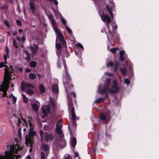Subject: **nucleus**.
Listing matches in <instances>:
<instances>
[{
    "label": "nucleus",
    "mask_w": 159,
    "mask_h": 159,
    "mask_svg": "<svg viewBox=\"0 0 159 159\" xmlns=\"http://www.w3.org/2000/svg\"><path fill=\"white\" fill-rule=\"evenodd\" d=\"M30 49L31 50V54L33 57L34 55L37 52L38 48V47L36 45H33V46H30Z\"/></svg>",
    "instance_id": "22"
},
{
    "label": "nucleus",
    "mask_w": 159,
    "mask_h": 159,
    "mask_svg": "<svg viewBox=\"0 0 159 159\" xmlns=\"http://www.w3.org/2000/svg\"><path fill=\"white\" fill-rule=\"evenodd\" d=\"M39 134L41 138V141L43 139L47 142L51 141L53 139V136L51 134L48 132L43 133L42 130L39 131Z\"/></svg>",
    "instance_id": "12"
},
{
    "label": "nucleus",
    "mask_w": 159,
    "mask_h": 159,
    "mask_svg": "<svg viewBox=\"0 0 159 159\" xmlns=\"http://www.w3.org/2000/svg\"><path fill=\"white\" fill-rule=\"evenodd\" d=\"M72 118L73 120H75L76 118V115L75 113H72V114H71Z\"/></svg>",
    "instance_id": "45"
},
{
    "label": "nucleus",
    "mask_w": 159,
    "mask_h": 159,
    "mask_svg": "<svg viewBox=\"0 0 159 159\" xmlns=\"http://www.w3.org/2000/svg\"><path fill=\"white\" fill-rule=\"evenodd\" d=\"M50 2H52V1L56 5H57L58 4V2L57 0H49Z\"/></svg>",
    "instance_id": "47"
},
{
    "label": "nucleus",
    "mask_w": 159,
    "mask_h": 159,
    "mask_svg": "<svg viewBox=\"0 0 159 159\" xmlns=\"http://www.w3.org/2000/svg\"><path fill=\"white\" fill-rule=\"evenodd\" d=\"M9 57V55H8V56H7V54H6L4 55V62H5V63H7V58Z\"/></svg>",
    "instance_id": "44"
},
{
    "label": "nucleus",
    "mask_w": 159,
    "mask_h": 159,
    "mask_svg": "<svg viewBox=\"0 0 159 159\" xmlns=\"http://www.w3.org/2000/svg\"><path fill=\"white\" fill-rule=\"evenodd\" d=\"M117 49V48H113L110 49V51L113 53L115 54L116 52Z\"/></svg>",
    "instance_id": "40"
},
{
    "label": "nucleus",
    "mask_w": 159,
    "mask_h": 159,
    "mask_svg": "<svg viewBox=\"0 0 159 159\" xmlns=\"http://www.w3.org/2000/svg\"><path fill=\"white\" fill-rule=\"evenodd\" d=\"M32 107L33 109L35 111H38L39 107L37 105L35 104H33L32 105Z\"/></svg>",
    "instance_id": "30"
},
{
    "label": "nucleus",
    "mask_w": 159,
    "mask_h": 159,
    "mask_svg": "<svg viewBox=\"0 0 159 159\" xmlns=\"http://www.w3.org/2000/svg\"><path fill=\"white\" fill-rule=\"evenodd\" d=\"M21 95L23 98V102L25 103H27L28 101L27 98L24 94H22Z\"/></svg>",
    "instance_id": "34"
},
{
    "label": "nucleus",
    "mask_w": 159,
    "mask_h": 159,
    "mask_svg": "<svg viewBox=\"0 0 159 159\" xmlns=\"http://www.w3.org/2000/svg\"><path fill=\"white\" fill-rule=\"evenodd\" d=\"M16 40L15 39L13 40V43L14 47L17 49L18 48V46H20L22 47V44H20V37L19 36H17L16 37Z\"/></svg>",
    "instance_id": "16"
},
{
    "label": "nucleus",
    "mask_w": 159,
    "mask_h": 159,
    "mask_svg": "<svg viewBox=\"0 0 159 159\" xmlns=\"http://www.w3.org/2000/svg\"><path fill=\"white\" fill-rule=\"evenodd\" d=\"M25 71L26 72H30L31 70H30L28 69V68H26L25 69Z\"/></svg>",
    "instance_id": "57"
},
{
    "label": "nucleus",
    "mask_w": 159,
    "mask_h": 159,
    "mask_svg": "<svg viewBox=\"0 0 159 159\" xmlns=\"http://www.w3.org/2000/svg\"><path fill=\"white\" fill-rule=\"evenodd\" d=\"M57 143H54L53 145V148L54 149H56L57 148Z\"/></svg>",
    "instance_id": "48"
},
{
    "label": "nucleus",
    "mask_w": 159,
    "mask_h": 159,
    "mask_svg": "<svg viewBox=\"0 0 159 159\" xmlns=\"http://www.w3.org/2000/svg\"><path fill=\"white\" fill-rule=\"evenodd\" d=\"M5 51L6 52V54H7V56H8V55L9 50L7 47H6Z\"/></svg>",
    "instance_id": "52"
},
{
    "label": "nucleus",
    "mask_w": 159,
    "mask_h": 159,
    "mask_svg": "<svg viewBox=\"0 0 159 159\" xmlns=\"http://www.w3.org/2000/svg\"><path fill=\"white\" fill-rule=\"evenodd\" d=\"M18 70L20 72H21L22 71L23 69L22 68L19 67L18 69Z\"/></svg>",
    "instance_id": "61"
},
{
    "label": "nucleus",
    "mask_w": 159,
    "mask_h": 159,
    "mask_svg": "<svg viewBox=\"0 0 159 159\" xmlns=\"http://www.w3.org/2000/svg\"><path fill=\"white\" fill-rule=\"evenodd\" d=\"M7 63H5V62H1L0 63V68H2L3 67H5V66H7V65H5V64H6Z\"/></svg>",
    "instance_id": "41"
},
{
    "label": "nucleus",
    "mask_w": 159,
    "mask_h": 159,
    "mask_svg": "<svg viewBox=\"0 0 159 159\" xmlns=\"http://www.w3.org/2000/svg\"><path fill=\"white\" fill-rule=\"evenodd\" d=\"M95 3L97 5H98L100 9L101 12H100L101 13H102L104 11H102V7L101 6V4H102L104 3V2L103 1H102V0H93Z\"/></svg>",
    "instance_id": "21"
},
{
    "label": "nucleus",
    "mask_w": 159,
    "mask_h": 159,
    "mask_svg": "<svg viewBox=\"0 0 159 159\" xmlns=\"http://www.w3.org/2000/svg\"><path fill=\"white\" fill-rule=\"evenodd\" d=\"M30 8L32 13L35 14L36 11V8L35 7L34 5L32 2L30 3Z\"/></svg>",
    "instance_id": "26"
},
{
    "label": "nucleus",
    "mask_w": 159,
    "mask_h": 159,
    "mask_svg": "<svg viewBox=\"0 0 159 159\" xmlns=\"http://www.w3.org/2000/svg\"><path fill=\"white\" fill-rule=\"evenodd\" d=\"M100 117L102 120H105L107 123L110 120V116L109 115H106L103 113H102L100 114Z\"/></svg>",
    "instance_id": "19"
},
{
    "label": "nucleus",
    "mask_w": 159,
    "mask_h": 159,
    "mask_svg": "<svg viewBox=\"0 0 159 159\" xmlns=\"http://www.w3.org/2000/svg\"><path fill=\"white\" fill-rule=\"evenodd\" d=\"M56 48L58 50L60 49L61 47V45L60 43H57L56 42Z\"/></svg>",
    "instance_id": "39"
},
{
    "label": "nucleus",
    "mask_w": 159,
    "mask_h": 159,
    "mask_svg": "<svg viewBox=\"0 0 159 159\" xmlns=\"http://www.w3.org/2000/svg\"><path fill=\"white\" fill-rule=\"evenodd\" d=\"M72 126L74 128H75L76 126V122L75 120H73V122L71 123L68 124V128L70 131V134H71V131L70 129V127Z\"/></svg>",
    "instance_id": "27"
},
{
    "label": "nucleus",
    "mask_w": 159,
    "mask_h": 159,
    "mask_svg": "<svg viewBox=\"0 0 159 159\" xmlns=\"http://www.w3.org/2000/svg\"><path fill=\"white\" fill-rule=\"evenodd\" d=\"M10 83L3 81L2 84L0 85V91L3 92L2 97L7 96V92L9 87Z\"/></svg>",
    "instance_id": "13"
},
{
    "label": "nucleus",
    "mask_w": 159,
    "mask_h": 159,
    "mask_svg": "<svg viewBox=\"0 0 159 159\" xmlns=\"http://www.w3.org/2000/svg\"><path fill=\"white\" fill-rule=\"evenodd\" d=\"M120 59L121 61H123L125 59H127V55L125 53L124 50L121 51L120 52Z\"/></svg>",
    "instance_id": "20"
},
{
    "label": "nucleus",
    "mask_w": 159,
    "mask_h": 159,
    "mask_svg": "<svg viewBox=\"0 0 159 159\" xmlns=\"http://www.w3.org/2000/svg\"><path fill=\"white\" fill-rule=\"evenodd\" d=\"M114 8L113 5H112L111 7H109L108 5H107L106 8L104 9V11L102 13H99L102 20L106 23V25L107 26L108 32L107 33L106 32V33L109 40V36H110L113 39V38H115V37H114V34H117L116 33H112L109 29V24L111 22V20H112L113 18L112 11Z\"/></svg>",
    "instance_id": "1"
},
{
    "label": "nucleus",
    "mask_w": 159,
    "mask_h": 159,
    "mask_svg": "<svg viewBox=\"0 0 159 159\" xmlns=\"http://www.w3.org/2000/svg\"><path fill=\"white\" fill-rule=\"evenodd\" d=\"M111 79L109 78L107 79L105 83L103 86L100 85L98 90V93L102 94H105V97H108V92L109 93H113L118 92L119 90V88L117 82L116 80L113 81V84L111 88H109L111 83Z\"/></svg>",
    "instance_id": "2"
},
{
    "label": "nucleus",
    "mask_w": 159,
    "mask_h": 159,
    "mask_svg": "<svg viewBox=\"0 0 159 159\" xmlns=\"http://www.w3.org/2000/svg\"><path fill=\"white\" fill-rule=\"evenodd\" d=\"M120 70L122 74L124 76H125L127 75V68L125 66H124L123 68H120Z\"/></svg>",
    "instance_id": "23"
},
{
    "label": "nucleus",
    "mask_w": 159,
    "mask_h": 159,
    "mask_svg": "<svg viewBox=\"0 0 159 159\" xmlns=\"http://www.w3.org/2000/svg\"><path fill=\"white\" fill-rule=\"evenodd\" d=\"M29 119V123L30 126L28 135H26L25 137V143L27 146H30L32 147L33 140V136L36 134V132L34 130V128L31 123V119L30 118Z\"/></svg>",
    "instance_id": "6"
},
{
    "label": "nucleus",
    "mask_w": 159,
    "mask_h": 159,
    "mask_svg": "<svg viewBox=\"0 0 159 159\" xmlns=\"http://www.w3.org/2000/svg\"><path fill=\"white\" fill-rule=\"evenodd\" d=\"M25 41V38L24 36H23L21 39H20V41H21L23 42H24Z\"/></svg>",
    "instance_id": "50"
},
{
    "label": "nucleus",
    "mask_w": 159,
    "mask_h": 159,
    "mask_svg": "<svg viewBox=\"0 0 159 159\" xmlns=\"http://www.w3.org/2000/svg\"><path fill=\"white\" fill-rule=\"evenodd\" d=\"M12 118L15 119V120L14 121L12 122V125L14 127L15 126L16 127H19L18 130V133L19 137L20 138L21 136L20 132L21 131V126L22 125L26 126L27 125L28 123L22 117L21 118H18L16 117V116H14L12 117Z\"/></svg>",
    "instance_id": "7"
},
{
    "label": "nucleus",
    "mask_w": 159,
    "mask_h": 159,
    "mask_svg": "<svg viewBox=\"0 0 159 159\" xmlns=\"http://www.w3.org/2000/svg\"><path fill=\"white\" fill-rule=\"evenodd\" d=\"M4 23H5V25H7V26H8V25H9V23L8 22V21H7V20H5L4 21Z\"/></svg>",
    "instance_id": "56"
},
{
    "label": "nucleus",
    "mask_w": 159,
    "mask_h": 159,
    "mask_svg": "<svg viewBox=\"0 0 159 159\" xmlns=\"http://www.w3.org/2000/svg\"><path fill=\"white\" fill-rule=\"evenodd\" d=\"M124 83L128 85L130 84V82L129 80L128 79H124Z\"/></svg>",
    "instance_id": "38"
},
{
    "label": "nucleus",
    "mask_w": 159,
    "mask_h": 159,
    "mask_svg": "<svg viewBox=\"0 0 159 159\" xmlns=\"http://www.w3.org/2000/svg\"><path fill=\"white\" fill-rule=\"evenodd\" d=\"M62 127V122L61 120L57 121L56 125V130L58 134L59 139L57 140L60 147L63 148L66 147V142L64 139V135L61 130Z\"/></svg>",
    "instance_id": "4"
},
{
    "label": "nucleus",
    "mask_w": 159,
    "mask_h": 159,
    "mask_svg": "<svg viewBox=\"0 0 159 159\" xmlns=\"http://www.w3.org/2000/svg\"><path fill=\"white\" fill-rule=\"evenodd\" d=\"M14 96L12 94H11V95H9V98H12Z\"/></svg>",
    "instance_id": "62"
},
{
    "label": "nucleus",
    "mask_w": 159,
    "mask_h": 159,
    "mask_svg": "<svg viewBox=\"0 0 159 159\" xmlns=\"http://www.w3.org/2000/svg\"><path fill=\"white\" fill-rule=\"evenodd\" d=\"M36 75L34 73H31L29 74V77L31 79L34 80L36 78Z\"/></svg>",
    "instance_id": "29"
},
{
    "label": "nucleus",
    "mask_w": 159,
    "mask_h": 159,
    "mask_svg": "<svg viewBox=\"0 0 159 159\" xmlns=\"http://www.w3.org/2000/svg\"><path fill=\"white\" fill-rule=\"evenodd\" d=\"M24 52L26 54V57L25 58V59L27 60L28 61H29L30 59V54L26 51H24Z\"/></svg>",
    "instance_id": "35"
},
{
    "label": "nucleus",
    "mask_w": 159,
    "mask_h": 159,
    "mask_svg": "<svg viewBox=\"0 0 159 159\" xmlns=\"http://www.w3.org/2000/svg\"><path fill=\"white\" fill-rule=\"evenodd\" d=\"M12 101H13V103L14 104H15L16 103V100H17L16 98V97L14 96L12 98Z\"/></svg>",
    "instance_id": "46"
},
{
    "label": "nucleus",
    "mask_w": 159,
    "mask_h": 159,
    "mask_svg": "<svg viewBox=\"0 0 159 159\" xmlns=\"http://www.w3.org/2000/svg\"><path fill=\"white\" fill-rule=\"evenodd\" d=\"M74 153V159H80L79 156V153L78 152L73 151Z\"/></svg>",
    "instance_id": "31"
},
{
    "label": "nucleus",
    "mask_w": 159,
    "mask_h": 159,
    "mask_svg": "<svg viewBox=\"0 0 159 159\" xmlns=\"http://www.w3.org/2000/svg\"><path fill=\"white\" fill-rule=\"evenodd\" d=\"M61 21L62 23V25H61L62 28H66V30H67L68 34L71 35H72V32L71 30L66 25V20L63 18L61 19Z\"/></svg>",
    "instance_id": "17"
},
{
    "label": "nucleus",
    "mask_w": 159,
    "mask_h": 159,
    "mask_svg": "<svg viewBox=\"0 0 159 159\" xmlns=\"http://www.w3.org/2000/svg\"><path fill=\"white\" fill-rule=\"evenodd\" d=\"M12 72V69L11 67H8L7 66H5L3 81L10 82Z\"/></svg>",
    "instance_id": "11"
},
{
    "label": "nucleus",
    "mask_w": 159,
    "mask_h": 159,
    "mask_svg": "<svg viewBox=\"0 0 159 159\" xmlns=\"http://www.w3.org/2000/svg\"><path fill=\"white\" fill-rule=\"evenodd\" d=\"M61 61L60 60H58L57 61V66L59 68H60L61 66V65L59 63V62Z\"/></svg>",
    "instance_id": "53"
},
{
    "label": "nucleus",
    "mask_w": 159,
    "mask_h": 159,
    "mask_svg": "<svg viewBox=\"0 0 159 159\" xmlns=\"http://www.w3.org/2000/svg\"><path fill=\"white\" fill-rule=\"evenodd\" d=\"M113 66H114V71L115 72L118 68L119 66V63L117 61H116L114 64L112 61H109L108 63L107 64V66L108 67H112Z\"/></svg>",
    "instance_id": "18"
},
{
    "label": "nucleus",
    "mask_w": 159,
    "mask_h": 159,
    "mask_svg": "<svg viewBox=\"0 0 159 159\" xmlns=\"http://www.w3.org/2000/svg\"><path fill=\"white\" fill-rule=\"evenodd\" d=\"M27 88H30L31 89H28L26 91L27 93L30 95H31L34 93L33 89H36L35 86L31 84L25 83L24 81L22 82L20 88L22 92H25V89Z\"/></svg>",
    "instance_id": "9"
},
{
    "label": "nucleus",
    "mask_w": 159,
    "mask_h": 159,
    "mask_svg": "<svg viewBox=\"0 0 159 159\" xmlns=\"http://www.w3.org/2000/svg\"><path fill=\"white\" fill-rule=\"evenodd\" d=\"M105 74H107L108 76H113V74H112V73H107V72H106L105 73Z\"/></svg>",
    "instance_id": "54"
},
{
    "label": "nucleus",
    "mask_w": 159,
    "mask_h": 159,
    "mask_svg": "<svg viewBox=\"0 0 159 159\" xmlns=\"http://www.w3.org/2000/svg\"><path fill=\"white\" fill-rule=\"evenodd\" d=\"M75 109L74 107H73L71 109V114L72 113H74Z\"/></svg>",
    "instance_id": "55"
},
{
    "label": "nucleus",
    "mask_w": 159,
    "mask_h": 159,
    "mask_svg": "<svg viewBox=\"0 0 159 159\" xmlns=\"http://www.w3.org/2000/svg\"><path fill=\"white\" fill-rule=\"evenodd\" d=\"M76 45L79 47L80 48V51H78L77 49H75V53L76 56L80 58V60H81V52L83 51L84 48L83 45L80 43H78L76 44Z\"/></svg>",
    "instance_id": "15"
},
{
    "label": "nucleus",
    "mask_w": 159,
    "mask_h": 159,
    "mask_svg": "<svg viewBox=\"0 0 159 159\" xmlns=\"http://www.w3.org/2000/svg\"><path fill=\"white\" fill-rule=\"evenodd\" d=\"M76 143V140L75 138H72L70 139V146L71 147H74Z\"/></svg>",
    "instance_id": "25"
},
{
    "label": "nucleus",
    "mask_w": 159,
    "mask_h": 159,
    "mask_svg": "<svg viewBox=\"0 0 159 159\" xmlns=\"http://www.w3.org/2000/svg\"><path fill=\"white\" fill-rule=\"evenodd\" d=\"M16 31H15L14 32H13L12 33V34L14 36L16 35Z\"/></svg>",
    "instance_id": "63"
},
{
    "label": "nucleus",
    "mask_w": 159,
    "mask_h": 159,
    "mask_svg": "<svg viewBox=\"0 0 159 159\" xmlns=\"http://www.w3.org/2000/svg\"><path fill=\"white\" fill-rule=\"evenodd\" d=\"M42 149L43 151L41 152V159H46L49 152L48 146L44 144L42 146Z\"/></svg>",
    "instance_id": "14"
},
{
    "label": "nucleus",
    "mask_w": 159,
    "mask_h": 159,
    "mask_svg": "<svg viewBox=\"0 0 159 159\" xmlns=\"http://www.w3.org/2000/svg\"><path fill=\"white\" fill-rule=\"evenodd\" d=\"M104 100V98H100L97 99L94 102L95 103H98L102 102Z\"/></svg>",
    "instance_id": "32"
},
{
    "label": "nucleus",
    "mask_w": 159,
    "mask_h": 159,
    "mask_svg": "<svg viewBox=\"0 0 159 159\" xmlns=\"http://www.w3.org/2000/svg\"><path fill=\"white\" fill-rule=\"evenodd\" d=\"M52 89L54 93H56L58 92V85L55 84L52 86Z\"/></svg>",
    "instance_id": "24"
},
{
    "label": "nucleus",
    "mask_w": 159,
    "mask_h": 159,
    "mask_svg": "<svg viewBox=\"0 0 159 159\" xmlns=\"http://www.w3.org/2000/svg\"><path fill=\"white\" fill-rule=\"evenodd\" d=\"M39 90L40 92L42 93L45 92V89L44 86L43 85L41 84L39 86Z\"/></svg>",
    "instance_id": "28"
},
{
    "label": "nucleus",
    "mask_w": 159,
    "mask_h": 159,
    "mask_svg": "<svg viewBox=\"0 0 159 159\" xmlns=\"http://www.w3.org/2000/svg\"><path fill=\"white\" fill-rule=\"evenodd\" d=\"M7 147V149L5 152V157L0 156V159H18L19 157L13 153H16L19 150L21 149V147L14 145L12 146L8 145Z\"/></svg>",
    "instance_id": "3"
},
{
    "label": "nucleus",
    "mask_w": 159,
    "mask_h": 159,
    "mask_svg": "<svg viewBox=\"0 0 159 159\" xmlns=\"http://www.w3.org/2000/svg\"><path fill=\"white\" fill-rule=\"evenodd\" d=\"M55 15H56L58 17H59V18H61V19L62 18H63L62 17V16H61V13H60V12L58 11H57L55 13Z\"/></svg>",
    "instance_id": "37"
},
{
    "label": "nucleus",
    "mask_w": 159,
    "mask_h": 159,
    "mask_svg": "<svg viewBox=\"0 0 159 159\" xmlns=\"http://www.w3.org/2000/svg\"><path fill=\"white\" fill-rule=\"evenodd\" d=\"M112 23L114 24L113 25H112L113 29L114 30H116L117 29V25L114 21L112 22Z\"/></svg>",
    "instance_id": "43"
},
{
    "label": "nucleus",
    "mask_w": 159,
    "mask_h": 159,
    "mask_svg": "<svg viewBox=\"0 0 159 159\" xmlns=\"http://www.w3.org/2000/svg\"><path fill=\"white\" fill-rule=\"evenodd\" d=\"M48 129V127H47V126H44V127H43V129H44V130H47Z\"/></svg>",
    "instance_id": "58"
},
{
    "label": "nucleus",
    "mask_w": 159,
    "mask_h": 159,
    "mask_svg": "<svg viewBox=\"0 0 159 159\" xmlns=\"http://www.w3.org/2000/svg\"><path fill=\"white\" fill-rule=\"evenodd\" d=\"M63 159H72V158L71 156L70 155L68 154H66L64 156Z\"/></svg>",
    "instance_id": "36"
},
{
    "label": "nucleus",
    "mask_w": 159,
    "mask_h": 159,
    "mask_svg": "<svg viewBox=\"0 0 159 159\" xmlns=\"http://www.w3.org/2000/svg\"><path fill=\"white\" fill-rule=\"evenodd\" d=\"M26 159H31V157L30 155H28L26 157Z\"/></svg>",
    "instance_id": "64"
},
{
    "label": "nucleus",
    "mask_w": 159,
    "mask_h": 159,
    "mask_svg": "<svg viewBox=\"0 0 159 159\" xmlns=\"http://www.w3.org/2000/svg\"><path fill=\"white\" fill-rule=\"evenodd\" d=\"M109 1V4L107 5L109 6V7H111L113 4V5L114 7H115L114 3L113 2V0H108Z\"/></svg>",
    "instance_id": "42"
},
{
    "label": "nucleus",
    "mask_w": 159,
    "mask_h": 159,
    "mask_svg": "<svg viewBox=\"0 0 159 159\" xmlns=\"http://www.w3.org/2000/svg\"><path fill=\"white\" fill-rule=\"evenodd\" d=\"M71 94H73V97H76V94H75V93H74V92H71Z\"/></svg>",
    "instance_id": "60"
},
{
    "label": "nucleus",
    "mask_w": 159,
    "mask_h": 159,
    "mask_svg": "<svg viewBox=\"0 0 159 159\" xmlns=\"http://www.w3.org/2000/svg\"><path fill=\"white\" fill-rule=\"evenodd\" d=\"M16 23L19 26H20L21 25V22L20 20H17Z\"/></svg>",
    "instance_id": "51"
},
{
    "label": "nucleus",
    "mask_w": 159,
    "mask_h": 159,
    "mask_svg": "<svg viewBox=\"0 0 159 159\" xmlns=\"http://www.w3.org/2000/svg\"><path fill=\"white\" fill-rule=\"evenodd\" d=\"M37 65L36 62L34 61H31L30 63V65L31 67H35Z\"/></svg>",
    "instance_id": "33"
},
{
    "label": "nucleus",
    "mask_w": 159,
    "mask_h": 159,
    "mask_svg": "<svg viewBox=\"0 0 159 159\" xmlns=\"http://www.w3.org/2000/svg\"><path fill=\"white\" fill-rule=\"evenodd\" d=\"M49 19L50 20L53 28L57 34L56 41L59 40L63 45L65 46L66 42L64 39L63 35L61 33L59 28L57 26V23L55 19L53 16L52 14L48 16Z\"/></svg>",
    "instance_id": "5"
},
{
    "label": "nucleus",
    "mask_w": 159,
    "mask_h": 159,
    "mask_svg": "<svg viewBox=\"0 0 159 159\" xmlns=\"http://www.w3.org/2000/svg\"><path fill=\"white\" fill-rule=\"evenodd\" d=\"M63 65L66 74V76L65 78L63 79V83L67 93V98L68 99L69 91L68 90L69 89V87H70V79L67 71V67L65 61H63Z\"/></svg>",
    "instance_id": "8"
},
{
    "label": "nucleus",
    "mask_w": 159,
    "mask_h": 159,
    "mask_svg": "<svg viewBox=\"0 0 159 159\" xmlns=\"http://www.w3.org/2000/svg\"><path fill=\"white\" fill-rule=\"evenodd\" d=\"M37 76H38L39 78V79H40L41 78V77H42V75L41 74H37Z\"/></svg>",
    "instance_id": "59"
},
{
    "label": "nucleus",
    "mask_w": 159,
    "mask_h": 159,
    "mask_svg": "<svg viewBox=\"0 0 159 159\" xmlns=\"http://www.w3.org/2000/svg\"><path fill=\"white\" fill-rule=\"evenodd\" d=\"M56 54L57 56L58 57V58L60 57L61 52L59 51H56Z\"/></svg>",
    "instance_id": "49"
},
{
    "label": "nucleus",
    "mask_w": 159,
    "mask_h": 159,
    "mask_svg": "<svg viewBox=\"0 0 159 159\" xmlns=\"http://www.w3.org/2000/svg\"><path fill=\"white\" fill-rule=\"evenodd\" d=\"M49 100V104L48 105L43 106L42 108L43 112L45 115H47L49 112L51 104L52 105L53 109H54L55 107V102L54 101L53 98L52 97H50Z\"/></svg>",
    "instance_id": "10"
}]
</instances>
